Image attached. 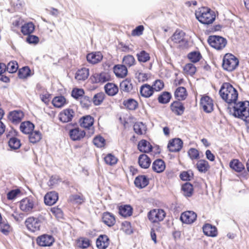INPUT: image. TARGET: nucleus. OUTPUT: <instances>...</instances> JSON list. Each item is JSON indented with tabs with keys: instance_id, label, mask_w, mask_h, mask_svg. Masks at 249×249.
<instances>
[{
	"instance_id": "nucleus-1",
	"label": "nucleus",
	"mask_w": 249,
	"mask_h": 249,
	"mask_svg": "<svg viewBox=\"0 0 249 249\" xmlns=\"http://www.w3.org/2000/svg\"><path fill=\"white\" fill-rule=\"evenodd\" d=\"M232 107H229L228 109L231 114L245 122L249 120V101L236 102Z\"/></svg>"
},
{
	"instance_id": "nucleus-2",
	"label": "nucleus",
	"mask_w": 249,
	"mask_h": 249,
	"mask_svg": "<svg viewBox=\"0 0 249 249\" xmlns=\"http://www.w3.org/2000/svg\"><path fill=\"white\" fill-rule=\"evenodd\" d=\"M221 98L228 104L235 103L238 99L237 90L229 83H224L219 90Z\"/></svg>"
},
{
	"instance_id": "nucleus-3",
	"label": "nucleus",
	"mask_w": 249,
	"mask_h": 249,
	"mask_svg": "<svg viewBox=\"0 0 249 249\" xmlns=\"http://www.w3.org/2000/svg\"><path fill=\"white\" fill-rule=\"evenodd\" d=\"M196 18L203 24L209 25L213 23L216 18L215 12L208 7L198 8L195 12Z\"/></svg>"
},
{
	"instance_id": "nucleus-4",
	"label": "nucleus",
	"mask_w": 249,
	"mask_h": 249,
	"mask_svg": "<svg viewBox=\"0 0 249 249\" xmlns=\"http://www.w3.org/2000/svg\"><path fill=\"white\" fill-rule=\"evenodd\" d=\"M37 206V201L31 196L25 197L18 202L19 209L26 214H31L35 212Z\"/></svg>"
},
{
	"instance_id": "nucleus-5",
	"label": "nucleus",
	"mask_w": 249,
	"mask_h": 249,
	"mask_svg": "<svg viewBox=\"0 0 249 249\" xmlns=\"http://www.w3.org/2000/svg\"><path fill=\"white\" fill-rule=\"evenodd\" d=\"M239 63L238 59L235 55L228 53L223 57L222 66L224 70L231 72L238 67Z\"/></svg>"
},
{
	"instance_id": "nucleus-6",
	"label": "nucleus",
	"mask_w": 249,
	"mask_h": 249,
	"mask_svg": "<svg viewBox=\"0 0 249 249\" xmlns=\"http://www.w3.org/2000/svg\"><path fill=\"white\" fill-rule=\"evenodd\" d=\"M45 220L46 219L40 216L38 217L30 216L26 219L24 224L29 231L35 232L40 230L41 223Z\"/></svg>"
},
{
	"instance_id": "nucleus-7",
	"label": "nucleus",
	"mask_w": 249,
	"mask_h": 249,
	"mask_svg": "<svg viewBox=\"0 0 249 249\" xmlns=\"http://www.w3.org/2000/svg\"><path fill=\"white\" fill-rule=\"evenodd\" d=\"M165 212L161 209H153L147 213V217L151 223L159 224L162 221L166 216Z\"/></svg>"
},
{
	"instance_id": "nucleus-8",
	"label": "nucleus",
	"mask_w": 249,
	"mask_h": 249,
	"mask_svg": "<svg viewBox=\"0 0 249 249\" xmlns=\"http://www.w3.org/2000/svg\"><path fill=\"white\" fill-rule=\"evenodd\" d=\"M208 42L212 47L217 50H221L226 46L227 41L221 36H210L208 37Z\"/></svg>"
},
{
	"instance_id": "nucleus-9",
	"label": "nucleus",
	"mask_w": 249,
	"mask_h": 249,
	"mask_svg": "<svg viewBox=\"0 0 249 249\" xmlns=\"http://www.w3.org/2000/svg\"><path fill=\"white\" fill-rule=\"evenodd\" d=\"M185 33L179 29L177 30L170 37L171 40L175 43L179 44L182 48H187L188 41L185 38Z\"/></svg>"
},
{
	"instance_id": "nucleus-10",
	"label": "nucleus",
	"mask_w": 249,
	"mask_h": 249,
	"mask_svg": "<svg viewBox=\"0 0 249 249\" xmlns=\"http://www.w3.org/2000/svg\"><path fill=\"white\" fill-rule=\"evenodd\" d=\"M94 118L89 115L82 117L79 121L80 126L86 130H89V133L91 135L94 132Z\"/></svg>"
},
{
	"instance_id": "nucleus-11",
	"label": "nucleus",
	"mask_w": 249,
	"mask_h": 249,
	"mask_svg": "<svg viewBox=\"0 0 249 249\" xmlns=\"http://www.w3.org/2000/svg\"><path fill=\"white\" fill-rule=\"evenodd\" d=\"M200 106L204 111L206 113H210L213 110V101L209 96L203 95L200 100Z\"/></svg>"
},
{
	"instance_id": "nucleus-12",
	"label": "nucleus",
	"mask_w": 249,
	"mask_h": 249,
	"mask_svg": "<svg viewBox=\"0 0 249 249\" xmlns=\"http://www.w3.org/2000/svg\"><path fill=\"white\" fill-rule=\"evenodd\" d=\"M112 79L110 74L106 71L95 73L91 77V79L93 83L103 84L111 81Z\"/></svg>"
},
{
	"instance_id": "nucleus-13",
	"label": "nucleus",
	"mask_w": 249,
	"mask_h": 249,
	"mask_svg": "<svg viewBox=\"0 0 249 249\" xmlns=\"http://www.w3.org/2000/svg\"><path fill=\"white\" fill-rule=\"evenodd\" d=\"M37 244L41 247H50L54 242V238L51 235L44 234L37 237Z\"/></svg>"
},
{
	"instance_id": "nucleus-14",
	"label": "nucleus",
	"mask_w": 249,
	"mask_h": 249,
	"mask_svg": "<svg viewBox=\"0 0 249 249\" xmlns=\"http://www.w3.org/2000/svg\"><path fill=\"white\" fill-rule=\"evenodd\" d=\"M183 144V142L180 139L174 138L169 141L167 148L171 152H178L182 149Z\"/></svg>"
},
{
	"instance_id": "nucleus-15",
	"label": "nucleus",
	"mask_w": 249,
	"mask_h": 249,
	"mask_svg": "<svg viewBox=\"0 0 249 249\" xmlns=\"http://www.w3.org/2000/svg\"><path fill=\"white\" fill-rule=\"evenodd\" d=\"M24 117V112L21 110L10 111L8 115V119L14 124L20 123Z\"/></svg>"
},
{
	"instance_id": "nucleus-16",
	"label": "nucleus",
	"mask_w": 249,
	"mask_h": 249,
	"mask_svg": "<svg viewBox=\"0 0 249 249\" xmlns=\"http://www.w3.org/2000/svg\"><path fill=\"white\" fill-rule=\"evenodd\" d=\"M197 214L192 211H187L181 214L180 219L183 223L191 224L196 219Z\"/></svg>"
},
{
	"instance_id": "nucleus-17",
	"label": "nucleus",
	"mask_w": 249,
	"mask_h": 249,
	"mask_svg": "<svg viewBox=\"0 0 249 249\" xmlns=\"http://www.w3.org/2000/svg\"><path fill=\"white\" fill-rule=\"evenodd\" d=\"M74 115L72 109L66 108L61 111L58 115V118L62 123H68L72 121Z\"/></svg>"
},
{
	"instance_id": "nucleus-18",
	"label": "nucleus",
	"mask_w": 249,
	"mask_h": 249,
	"mask_svg": "<svg viewBox=\"0 0 249 249\" xmlns=\"http://www.w3.org/2000/svg\"><path fill=\"white\" fill-rule=\"evenodd\" d=\"M102 222L109 227L114 226L116 223L115 215L109 212H105L102 214Z\"/></svg>"
},
{
	"instance_id": "nucleus-19",
	"label": "nucleus",
	"mask_w": 249,
	"mask_h": 249,
	"mask_svg": "<svg viewBox=\"0 0 249 249\" xmlns=\"http://www.w3.org/2000/svg\"><path fill=\"white\" fill-rule=\"evenodd\" d=\"M87 61L92 65L100 63L103 58V55L100 52H94L87 54Z\"/></svg>"
},
{
	"instance_id": "nucleus-20",
	"label": "nucleus",
	"mask_w": 249,
	"mask_h": 249,
	"mask_svg": "<svg viewBox=\"0 0 249 249\" xmlns=\"http://www.w3.org/2000/svg\"><path fill=\"white\" fill-rule=\"evenodd\" d=\"M69 136L72 141H80L85 137L86 132L77 127L70 130Z\"/></svg>"
},
{
	"instance_id": "nucleus-21",
	"label": "nucleus",
	"mask_w": 249,
	"mask_h": 249,
	"mask_svg": "<svg viewBox=\"0 0 249 249\" xmlns=\"http://www.w3.org/2000/svg\"><path fill=\"white\" fill-rule=\"evenodd\" d=\"M204 234L209 237H214L218 235L216 227L209 223L205 224L202 227Z\"/></svg>"
},
{
	"instance_id": "nucleus-22",
	"label": "nucleus",
	"mask_w": 249,
	"mask_h": 249,
	"mask_svg": "<svg viewBox=\"0 0 249 249\" xmlns=\"http://www.w3.org/2000/svg\"><path fill=\"white\" fill-rule=\"evenodd\" d=\"M170 109L175 115L179 116L184 113L185 107L180 101H175L170 105Z\"/></svg>"
},
{
	"instance_id": "nucleus-23",
	"label": "nucleus",
	"mask_w": 249,
	"mask_h": 249,
	"mask_svg": "<svg viewBox=\"0 0 249 249\" xmlns=\"http://www.w3.org/2000/svg\"><path fill=\"white\" fill-rule=\"evenodd\" d=\"M140 93L142 97L148 98L153 95L154 91L151 85L144 84L140 88Z\"/></svg>"
},
{
	"instance_id": "nucleus-24",
	"label": "nucleus",
	"mask_w": 249,
	"mask_h": 249,
	"mask_svg": "<svg viewBox=\"0 0 249 249\" xmlns=\"http://www.w3.org/2000/svg\"><path fill=\"white\" fill-rule=\"evenodd\" d=\"M118 213L122 217L126 218L132 215L133 209L130 205H122L118 207Z\"/></svg>"
},
{
	"instance_id": "nucleus-25",
	"label": "nucleus",
	"mask_w": 249,
	"mask_h": 249,
	"mask_svg": "<svg viewBox=\"0 0 249 249\" xmlns=\"http://www.w3.org/2000/svg\"><path fill=\"white\" fill-rule=\"evenodd\" d=\"M113 72L118 78H124L127 74V69L125 65H115L113 68Z\"/></svg>"
},
{
	"instance_id": "nucleus-26",
	"label": "nucleus",
	"mask_w": 249,
	"mask_h": 249,
	"mask_svg": "<svg viewBox=\"0 0 249 249\" xmlns=\"http://www.w3.org/2000/svg\"><path fill=\"white\" fill-rule=\"evenodd\" d=\"M96 244L98 249H106L109 245V239L107 235H100L96 240Z\"/></svg>"
},
{
	"instance_id": "nucleus-27",
	"label": "nucleus",
	"mask_w": 249,
	"mask_h": 249,
	"mask_svg": "<svg viewBox=\"0 0 249 249\" xmlns=\"http://www.w3.org/2000/svg\"><path fill=\"white\" fill-rule=\"evenodd\" d=\"M58 199V194L54 191L47 193L44 196V202L49 206L54 204Z\"/></svg>"
},
{
	"instance_id": "nucleus-28",
	"label": "nucleus",
	"mask_w": 249,
	"mask_h": 249,
	"mask_svg": "<svg viewBox=\"0 0 249 249\" xmlns=\"http://www.w3.org/2000/svg\"><path fill=\"white\" fill-rule=\"evenodd\" d=\"M135 186L139 188H143L149 184V179L145 175H139L134 180Z\"/></svg>"
},
{
	"instance_id": "nucleus-29",
	"label": "nucleus",
	"mask_w": 249,
	"mask_h": 249,
	"mask_svg": "<svg viewBox=\"0 0 249 249\" xmlns=\"http://www.w3.org/2000/svg\"><path fill=\"white\" fill-rule=\"evenodd\" d=\"M105 92L109 96H113L115 95L119 91L117 85L113 83H107L104 86Z\"/></svg>"
},
{
	"instance_id": "nucleus-30",
	"label": "nucleus",
	"mask_w": 249,
	"mask_h": 249,
	"mask_svg": "<svg viewBox=\"0 0 249 249\" xmlns=\"http://www.w3.org/2000/svg\"><path fill=\"white\" fill-rule=\"evenodd\" d=\"M174 96L178 101H183L186 99L188 93L185 88L179 87L176 89L174 92Z\"/></svg>"
},
{
	"instance_id": "nucleus-31",
	"label": "nucleus",
	"mask_w": 249,
	"mask_h": 249,
	"mask_svg": "<svg viewBox=\"0 0 249 249\" xmlns=\"http://www.w3.org/2000/svg\"><path fill=\"white\" fill-rule=\"evenodd\" d=\"M150 158L146 154H142L139 156L138 163L139 166L143 169L148 168L151 164Z\"/></svg>"
},
{
	"instance_id": "nucleus-32",
	"label": "nucleus",
	"mask_w": 249,
	"mask_h": 249,
	"mask_svg": "<svg viewBox=\"0 0 249 249\" xmlns=\"http://www.w3.org/2000/svg\"><path fill=\"white\" fill-rule=\"evenodd\" d=\"M89 76V69L82 68L78 69L75 74V78L78 81H85Z\"/></svg>"
},
{
	"instance_id": "nucleus-33",
	"label": "nucleus",
	"mask_w": 249,
	"mask_h": 249,
	"mask_svg": "<svg viewBox=\"0 0 249 249\" xmlns=\"http://www.w3.org/2000/svg\"><path fill=\"white\" fill-rule=\"evenodd\" d=\"M165 167V163L161 159H157L152 163L153 170L158 173H160L164 171Z\"/></svg>"
},
{
	"instance_id": "nucleus-34",
	"label": "nucleus",
	"mask_w": 249,
	"mask_h": 249,
	"mask_svg": "<svg viewBox=\"0 0 249 249\" xmlns=\"http://www.w3.org/2000/svg\"><path fill=\"white\" fill-rule=\"evenodd\" d=\"M35 29L34 24L30 21L24 23L21 27V32L24 36H29L34 32Z\"/></svg>"
},
{
	"instance_id": "nucleus-35",
	"label": "nucleus",
	"mask_w": 249,
	"mask_h": 249,
	"mask_svg": "<svg viewBox=\"0 0 249 249\" xmlns=\"http://www.w3.org/2000/svg\"><path fill=\"white\" fill-rule=\"evenodd\" d=\"M123 105L126 109L129 110H135L138 107V102L132 98L124 100Z\"/></svg>"
},
{
	"instance_id": "nucleus-36",
	"label": "nucleus",
	"mask_w": 249,
	"mask_h": 249,
	"mask_svg": "<svg viewBox=\"0 0 249 249\" xmlns=\"http://www.w3.org/2000/svg\"><path fill=\"white\" fill-rule=\"evenodd\" d=\"M35 128L34 124L30 121H25L21 123L20 130L24 134H29Z\"/></svg>"
},
{
	"instance_id": "nucleus-37",
	"label": "nucleus",
	"mask_w": 249,
	"mask_h": 249,
	"mask_svg": "<svg viewBox=\"0 0 249 249\" xmlns=\"http://www.w3.org/2000/svg\"><path fill=\"white\" fill-rule=\"evenodd\" d=\"M138 148L141 152L149 153L152 151V146L147 141L142 140L139 142Z\"/></svg>"
},
{
	"instance_id": "nucleus-38",
	"label": "nucleus",
	"mask_w": 249,
	"mask_h": 249,
	"mask_svg": "<svg viewBox=\"0 0 249 249\" xmlns=\"http://www.w3.org/2000/svg\"><path fill=\"white\" fill-rule=\"evenodd\" d=\"M85 200L83 195L79 193V194H74L70 196L69 201L72 204L81 205L85 202Z\"/></svg>"
},
{
	"instance_id": "nucleus-39",
	"label": "nucleus",
	"mask_w": 249,
	"mask_h": 249,
	"mask_svg": "<svg viewBox=\"0 0 249 249\" xmlns=\"http://www.w3.org/2000/svg\"><path fill=\"white\" fill-rule=\"evenodd\" d=\"M230 167L237 172H241L245 170L243 164L237 159L231 160L230 163Z\"/></svg>"
},
{
	"instance_id": "nucleus-40",
	"label": "nucleus",
	"mask_w": 249,
	"mask_h": 249,
	"mask_svg": "<svg viewBox=\"0 0 249 249\" xmlns=\"http://www.w3.org/2000/svg\"><path fill=\"white\" fill-rule=\"evenodd\" d=\"M196 166L198 171L201 173H206L210 167L208 162L204 160H198Z\"/></svg>"
},
{
	"instance_id": "nucleus-41",
	"label": "nucleus",
	"mask_w": 249,
	"mask_h": 249,
	"mask_svg": "<svg viewBox=\"0 0 249 249\" xmlns=\"http://www.w3.org/2000/svg\"><path fill=\"white\" fill-rule=\"evenodd\" d=\"M52 103L54 107L57 108L62 107L68 103L66 99L63 96L54 97L52 100Z\"/></svg>"
},
{
	"instance_id": "nucleus-42",
	"label": "nucleus",
	"mask_w": 249,
	"mask_h": 249,
	"mask_svg": "<svg viewBox=\"0 0 249 249\" xmlns=\"http://www.w3.org/2000/svg\"><path fill=\"white\" fill-rule=\"evenodd\" d=\"M181 190L184 196L187 197H190L194 193L193 186L189 182H186L182 185Z\"/></svg>"
},
{
	"instance_id": "nucleus-43",
	"label": "nucleus",
	"mask_w": 249,
	"mask_h": 249,
	"mask_svg": "<svg viewBox=\"0 0 249 249\" xmlns=\"http://www.w3.org/2000/svg\"><path fill=\"white\" fill-rule=\"evenodd\" d=\"M134 132L139 135H144L146 133L147 128L146 126L142 122H137L135 123L133 126Z\"/></svg>"
},
{
	"instance_id": "nucleus-44",
	"label": "nucleus",
	"mask_w": 249,
	"mask_h": 249,
	"mask_svg": "<svg viewBox=\"0 0 249 249\" xmlns=\"http://www.w3.org/2000/svg\"><path fill=\"white\" fill-rule=\"evenodd\" d=\"M138 61L140 63L148 62L151 58L150 54L144 50H142L136 54Z\"/></svg>"
},
{
	"instance_id": "nucleus-45",
	"label": "nucleus",
	"mask_w": 249,
	"mask_h": 249,
	"mask_svg": "<svg viewBox=\"0 0 249 249\" xmlns=\"http://www.w3.org/2000/svg\"><path fill=\"white\" fill-rule=\"evenodd\" d=\"M29 134V140L30 142L36 143L42 139V134L38 130L32 131Z\"/></svg>"
},
{
	"instance_id": "nucleus-46",
	"label": "nucleus",
	"mask_w": 249,
	"mask_h": 249,
	"mask_svg": "<svg viewBox=\"0 0 249 249\" xmlns=\"http://www.w3.org/2000/svg\"><path fill=\"white\" fill-rule=\"evenodd\" d=\"M202 56L199 51H193L187 54V58L192 63H196L199 61Z\"/></svg>"
},
{
	"instance_id": "nucleus-47",
	"label": "nucleus",
	"mask_w": 249,
	"mask_h": 249,
	"mask_svg": "<svg viewBox=\"0 0 249 249\" xmlns=\"http://www.w3.org/2000/svg\"><path fill=\"white\" fill-rule=\"evenodd\" d=\"M12 231V227L6 220L0 222V231L4 235H8Z\"/></svg>"
},
{
	"instance_id": "nucleus-48",
	"label": "nucleus",
	"mask_w": 249,
	"mask_h": 249,
	"mask_svg": "<svg viewBox=\"0 0 249 249\" xmlns=\"http://www.w3.org/2000/svg\"><path fill=\"white\" fill-rule=\"evenodd\" d=\"M171 94L167 91H163L159 95L158 98V102L162 104H165L169 102L171 98Z\"/></svg>"
},
{
	"instance_id": "nucleus-49",
	"label": "nucleus",
	"mask_w": 249,
	"mask_h": 249,
	"mask_svg": "<svg viewBox=\"0 0 249 249\" xmlns=\"http://www.w3.org/2000/svg\"><path fill=\"white\" fill-rule=\"evenodd\" d=\"M183 71L185 74L193 76L195 74L196 68L194 64L187 63L183 67Z\"/></svg>"
},
{
	"instance_id": "nucleus-50",
	"label": "nucleus",
	"mask_w": 249,
	"mask_h": 249,
	"mask_svg": "<svg viewBox=\"0 0 249 249\" xmlns=\"http://www.w3.org/2000/svg\"><path fill=\"white\" fill-rule=\"evenodd\" d=\"M77 246L81 249H86L90 245V240L85 237H80L76 241Z\"/></svg>"
},
{
	"instance_id": "nucleus-51",
	"label": "nucleus",
	"mask_w": 249,
	"mask_h": 249,
	"mask_svg": "<svg viewBox=\"0 0 249 249\" xmlns=\"http://www.w3.org/2000/svg\"><path fill=\"white\" fill-rule=\"evenodd\" d=\"M31 70L28 66L23 67L19 69L18 76L20 79H26L31 75Z\"/></svg>"
},
{
	"instance_id": "nucleus-52",
	"label": "nucleus",
	"mask_w": 249,
	"mask_h": 249,
	"mask_svg": "<svg viewBox=\"0 0 249 249\" xmlns=\"http://www.w3.org/2000/svg\"><path fill=\"white\" fill-rule=\"evenodd\" d=\"M85 91L83 89L74 88L71 91V96L76 100H79L84 96Z\"/></svg>"
},
{
	"instance_id": "nucleus-53",
	"label": "nucleus",
	"mask_w": 249,
	"mask_h": 249,
	"mask_svg": "<svg viewBox=\"0 0 249 249\" xmlns=\"http://www.w3.org/2000/svg\"><path fill=\"white\" fill-rule=\"evenodd\" d=\"M123 63L126 67H130L134 65L136 63V60L134 57L130 54H128L124 57L123 59Z\"/></svg>"
},
{
	"instance_id": "nucleus-54",
	"label": "nucleus",
	"mask_w": 249,
	"mask_h": 249,
	"mask_svg": "<svg viewBox=\"0 0 249 249\" xmlns=\"http://www.w3.org/2000/svg\"><path fill=\"white\" fill-rule=\"evenodd\" d=\"M8 145L13 150L18 149L21 146L20 141L16 137H12L9 140Z\"/></svg>"
},
{
	"instance_id": "nucleus-55",
	"label": "nucleus",
	"mask_w": 249,
	"mask_h": 249,
	"mask_svg": "<svg viewBox=\"0 0 249 249\" xmlns=\"http://www.w3.org/2000/svg\"><path fill=\"white\" fill-rule=\"evenodd\" d=\"M104 160L107 164L113 166L117 163L118 160L114 155L108 154L105 157Z\"/></svg>"
},
{
	"instance_id": "nucleus-56",
	"label": "nucleus",
	"mask_w": 249,
	"mask_h": 249,
	"mask_svg": "<svg viewBox=\"0 0 249 249\" xmlns=\"http://www.w3.org/2000/svg\"><path fill=\"white\" fill-rule=\"evenodd\" d=\"M22 195V193L19 189H16L9 192L7 194V198L8 200H13L17 197Z\"/></svg>"
},
{
	"instance_id": "nucleus-57",
	"label": "nucleus",
	"mask_w": 249,
	"mask_h": 249,
	"mask_svg": "<svg viewBox=\"0 0 249 249\" xmlns=\"http://www.w3.org/2000/svg\"><path fill=\"white\" fill-rule=\"evenodd\" d=\"M105 94L102 92H99L95 94L93 97L92 101L95 106L101 105L105 99Z\"/></svg>"
},
{
	"instance_id": "nucleus-58",
	"label": "nucleus",
	"mask_w": 249,
	"mask_h": 249,
	"mask_svg": "<svg viewBox=\"0 0 249 249\" xmlns=\"http://www.w3.org/2000/svg\"><path fill=\"white\" fill-rule=\"evenodd\" d=\"M180 178L183 181H190L194 178V173L192 171L188 170L182 171L179 175Z\"/></svg>"
},
{
	"instance_id": "nucleus-59",
	"label": "nucleus",
	"mask_w": 249,
	"mask_h": 249,
	"mask_svg": "<svg viewBox=\"0 0 249 249\" xmlns=\"http://www.w3.org/2000/svg\"><path fill=\"white\" fill-rule=\"evenodd\" d=\"M151 86L154 92H158L163 89L164 87V84L162 80L157 79L153 82Z\"/></svg>"
},
{
	"instance_id": "nucleus-60",
	"label": "nucleus",
	"mask_w": 249,
	"mask_h": 249,
	"mask_svg": "<svg viewBox=\"0 0 249 249\" xmlns=\"http://www.w3.org/2000/svg\"><path fill=\"white\" fill-rule=\"evenodd\" d=\"M93 142L97 147L100 148L104 147L106 144L105 139L101 136L95 137L93 140Z\"/></svg>"
},
{
	"instance_id": "nucleus-61",
	"label": "nucleus",
	"mask_w": 249,
	"mask_h": 249,
	"mask_svg": "<svg viewBox=\"0 0 249 249\" xmlns=\"http://www.w3.org/2000/svg\"><path fill=\"white\" fill-rule=\"evenodd\" d=\"M39 97L42 102L48 105L50 102L51 94L47 90H45L42 93L40 94Z\"/></svg>"
},
{
	"instance_id": "nucleus-62",
	"label": "nucleus",
	"mask_w": 249,
	"mask_h": 249,
	"mask_svg": "<svg viewBox=\"0 0 249 249\" xmlns=\"http://www.w3.org/2000/svg\"><path fill=\"white\" fill-rule=\"evenodd\" d=\"M18 64L16 61H10L6 65V71L9 73L16 72L18 69Z\"/></svg>"
},
{
	"instance_id": "nucleus-63",
	"label": "nucleus",
	"mask_w": 249,
	"mask_h": 249,
	"mask_svg": "<svg viewBox=\"0 0 249 249\" xmlns=\"http://www.w3.org/2000/svg\"><path fill=\"white\" fill-rule=\"evenodd\" d=\"M120 89L125 92H129L132 89V84L127 80H124L120 83Z\"/></svg>"
},
{
	"instance_id": "nucleus-64",
	"label": "nucleus",
	"mask_w": 249,
	"mask_h": 249,
	"mask_svg": "<svg viewBox=\"0 0 249 249\" xmlns=\"http://www.w3.org/2000/svg\"><path fill=\"white\" fill-rule=\"evenodd\" d=\"M80 104L82 107L89 108L91 105V102L88 96H84L79 100Z\"/></svg>"
}]
</instances>
